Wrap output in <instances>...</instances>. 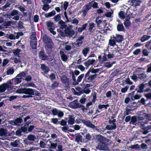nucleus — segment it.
Wrapping results in <instances>:
<instances>
[{"instance_id":"obj_1","label":"nucleus","mask_w":151,"mask_h":151,"mask_svg":"<svg viewBox=\"0 0 151 151\" xmlns=\"http://www.w3.org/2000/svg\"><path fill=\"white\" fill-rule=\"evenodd\" d=\"M36 90L30 88H23L20 90V91L18 92L20 93H24L26 95L23 96V98H28L32 97L33 95L35 94V92Z\"/></svg>"},{"instance_id":"obj_2","label":"nucleus","mask_w":151,"mask_h":151,"mask_svg":"<svg viewBox=\"0 0 151 151\" xmlns=\"http://www.w3.org/2000/svg\"><path fill=\"white\" fill-rule=\"evenodd\" d=\"M139 125L143 130L142 133L145 135L147 134L151 129V122L148 123L147 121L142 122H139Z\"/></svg>"},{"instance_id":"obj_3","label":"nucleus","mask_w":151,"mask_h":151,"mask_svg":"<svg viewBox=\"0 0 151 151\" xmlns=\"http://www.w3.org/2000/svg\"><path fill=\"white\" fill-rule=\"evenodd\" d=\"M96 77V74H93L90 70H89L85 75L84 79L86 82H90L95 79Z\"/></svg>"},{"instance_id":"obj_4","label":"nucleus","mask_w":151,"mask_h":151,"mask_svg":"<svg viewBox=\"0 0 151 151\" xmlns=\"http://www.w3.org/2000/svg\"><path fill=\"white\" fill-rule=\"evenodd\" d=\"M90 6H88L86 4L83 6L82 10L80 11L79 13H82V16L84 17L86 16L88 12L90 9Z\"/></svg>"},{"instance_id":"obj_5","label":"nucleus","mask_w":151,"mask_h":151,"mask_svg":"<svg viewBox=\"0 0 151 151\" xmlns=\"http://www.w3.org/2000/svg\"><path fill=\"white\" fill-rule=\"evenodd\" d=\"M8 134V131L6 129L3 128H0V137H1L0 138V139L3 140H5L6 139L5 137L7 136Z\"/></svg>"},{"instance_id":"obj_6","label":"nucleus","mask_w":151,"mask_h":151,"mask_svg":"<svg viewBox=\"0 0 151 151\" xmlns=\"http://www.w3.org/2000/svg\"><path fill=\"white\" fill-rule=\"evenodd\" d=\"M52 112L53 115L57 116L59 118H62L64 115L63 112L62 111L58 110L56 108L53 109Z\"/></svg>"},{"instance_id":"obj_7","label":"nucleus","mask_w":151,"mask_h":151,"mask_svg":"<svg viewBox=\"0 0 151 151\" xmlns=\"http://www.w3.org/2000/svg\"><path fill=\"white\" fill-rule=\"evenodd\" d=\"M23 120L21 117H19L10 121V124L14 126L19 125L20 124L23 122Z\"/></svg>"},{"instance_id":"obj_8","label":"nucleus","mask_w":151,"mask_h":151,"mask_svg":"<svg viewBox=\"0 0 151 151\" xmlns=\"http://www.w3.org/2000/svg\"><path fill=\"white\" fill-rule=\"evenodd\" d=\"M96 148L97 150H106L107 149V145L103 142H100L99 143Z\"/></svg>"},{"instance_id":"obj_9","label":"nucleus","mask_w":151,"mask_h":151,"mask_svg":"<svg viewBox=\"0 0 151 151\" xmlns=\"http://www.w3.org/2000/svg\"><path fill=\"white\" fill-rule=\"evenodd\" d=\"M46 25L48 29L50 31V32L54 35L56 34V32L53 31V23L50 21L46 22Z\"/></svg>"},{"instance_id":"obj_10","label":"nucleus","mask_w":151,"mask_h":151,"mask_svg":"<svg viewBox=\"0 0 151 151\" xmlns=\"http://www.w3.org/2000/svg\"><path fill=\"white\" fill-rule=\"evenodd\" d=\"M84 37L83 35H81L76 40V43H75V44L77 47H79L81 46L82 44L83 43V41L82 40L84 39Z\"/></svg>"},{"instance_id":"obj_11","label":"nucleus","mask_w":151,"mask_h":151,"mask_svg":"<svg viewBox=\"0 0 151 151\" xmlns=\"http://www.w3.org/2000/svg\"><path fill=\"white\" fill-rule=\"evenodd\" d=\"M64 32L66 36L67 37H71L75 33L74 30L69 28H67L65 29Z\"/></svg>"},{"instance_id":"obj_12","label":"nucleus","mask_w":151,"mask_h":151,"mask_svg":"<svg viewBox=\"0 0 151 151\" xmlns=\"http://www.w3.org/2000/svg\"><path fill=\"white\" fill-rule=\"evenodd\" d=\"M40 65V68L42 70L43 72L44 73L47 74L50 70L49 67L44 64H41Z\"/></svg>"},{"instance_id":"obj_13","label":"nucleus","mask_w":151,"mask_h":151,"mask_svg":"<svg viewBox=\"0 0 151 151\" xmlns=\"http://www.w3.org/2000/svg\"><path fill=\"white\" fill-rule=\"evenodd\" d=\"M113 37L116 41L117 42H121L123 38L122 35L119 34H116L115 36H113Z\"/></svg>"},{"instance_id":"obj_14","label":"nucleus","mask_w":151,"mask_h":151,"mask_svg":"<svg viewBox=\"0 0 151 151\" xmlns=\"http://www.w3.org/2000/svg\"><path fill=\"white\" fill-rule=\"evenodd\" d=\"M13 79L8 81L6 83H4L9 90H11L13 88Z\"/></svg>"},{"instance_id":"obj_15","label":"nucleus","mask_w":151,"mask_h":151,"mask_svg":"<svg viewBox=\"0 0 151 151\" xmlns=\"http://www.w3.org/2000/svg\"><path fill=\"white\" fill-rule=\"evenodd\" d=\"M60 54L61 58V60L64 61H66L68 59V57L65 53L62 50H60Z\"/></svg>"},{"instance_id":"obj_16","label":"nucleus","mask_w":151,"mask_h":151,"mask_svg":"<svg viewBox=\"0 0 151 151\" xmlns=\"http://www.w3.org/2000/svg\"><path fill=\"white\" fill-rule=\"evenodd\" d=\"M20 140L17 139L14 142H11L10 143V145L14 147H19V146Z\"/></svg>"},{"instance_id":"obj_17","label":"nucleus","mask_w":151,"mask_h":151,"mask_svg":"<svg viewBox=\"0 0 151 151\" xmlns=\"http://www.w3.org/2000/svg\"><path fill=\"white\" fill-rule=\"evenodd\" d=\"M87 4L88 6H90V9H91L92 7L95 9L98 8H99V7L98 6V3L97 2H95L94 1H92L91 2Z\"/></svg>"},{"instance_id":"obj_18","label":"nucleus","mask_w":151,"mask_h":151,"mask_svg":"<svg viewBox=\"0 0 151 151\" xmlns=\"http://www.w3.org/2000/svg\"><path fill=\"white\" fill-rule=\"evenodd\" d=\"M95 62V59H89L86 62L84 63V64L88 68L90 65H93Z\"/></svg>"},{"instance_id":"obj_19","label":"nucleus","mask_w":151,"mask_h":151,"mask_svg":"<svg viewBox=\"0 0 151 151\" xmlns=\"http://www.w3.org/2000/svg\"><path fill=\"white\" fill-rule=\"evenodd\" d=\"M118 24L117 26V30L119 31H123L124 30V27L123 24L120 22V21H118Z\"/></svg>"},{"instance_id":"obj_20","label":"nucleus","mask_w":151,"mask_h":151,"mask_svg":"<svg viewBox=\"0 0 151 151\" xmlns=\"http://www.w3.org/2000/svg\"><path fill=\"white\" fill-rule=\"evenodd\" d=\"M39 57L43 60H45L47 59L48 56L44 54L43 51L41 50L39 53Z\"/></svg>"},{"instance_id":"obj_21","label":"nucleus","mask_w":151,"mask_h":151,"mask_svg":"<svg viewBox=\"0 0 151 151\" xmlns=\"http://www.w3.org/2000/svg\"><path fill=\"white\" fill-rule=\"evenodd\" d=\"M43 42L45 44H47L48 42H52L51 38L46 35H44L43 38Z\"/></svg>"},{"instance_id":"obj_22","label":"nucleus","mask_w":151,"mask_h":151,"mask_svg":"<svg viewBox=\"0 0 151 151\" xmlns=\"http://www.w3.org/2000/svg\"><path fill=\"white\" fill-rule=\"evenodd\" d=\"M68 124L72 125L74 123V118L71 115L69 116L68 117Z\"/></svg>"},{"instance_id":"obj_23","label":"nucleus","mask_w":151,"mask_h":151,"mask_svg":"<svg viewBox=\"0 0 151 151\" xmlns=\"http://www.w3.org/2000/svg\"><path fill=\"white\" fill-rule=\"evenodd\" d=\"M116 124H113L112 125H108L106 126L105 128L106 129L109 130H113L116 128Z\"/></svg>"},{"instance_id":"obj_24","label":"nucleus","mask_w":151,"mask_h":151,"mask_svg":"<svg viewBox=\"0 0 151 151\" xmlns=\"http://www.w3.org/2000/svg\"><path fill=\"white\" fill-rule=\"evenodd\" d=\"M131 3H132V5L136 6H140L141 1L140 0H132Z\"/></svg>"},{"instance_id":"obj_25","label":"nucleus","mask_w":151,"mask_h":151,"mask_svg":"<svg viewBox=\"0 0 151 151\" xmlns=\"http://www.w3.org/2000/svg\"><path fill=\"white\" fill-rule=\"evenodd\" d=\"M14 72V68L13 67H9L7 69L6 74L7 75H12Z\"/></svg>"},{"instance_id":"obj_26","label":"nucleus","mask_w":151,"mask_h":151,"mask_svg":"<svg viewBox=\"0 0 151 151\" xmlns=\"http://www.w3.org/2000/svg\"><path fill=\"white\" fill-rule=\"evenodd\" d=\"M90 48L89 47H87L83 48L82 52V53L83 54L84 56L86 57L88 52L89 51Z\"/></svg>"},{"instance_id":"obj_27","label":"nucleus","mask_w":151,"mask_h":151,"mask_svg":"<svg viewBox=\"0 0 151 151\" xmlns=\"http://www.w3.org/2000/svg\"><path fill=\"white\" fill-rule=\"evenodd\" d=\"M55 13V10H53L50 12L45 14V16L46 18H47L54 16Z\"/></svg>"},{"instance_id":"obj_28","label":"nucleus","mask_w":151,"mask_h":151,"mask_svg":"<svg viewBox=\"0 0 151 151\" xmlns=\"http://www.w3.org/2000/svg\"><path fill=\"white\" fill-rule=\"evenodd\" d=\"M145 86V85L143 83H142L138 86V88L139 89V90H137V93H142L143 92Z\"/></svg>"},{"instance_id":"obj_29","label":"nucleus","mask_w":151,"mask_h":151,"mask_svg":"<svg viewBox=\"0 0 151 151\" xmlns=\"http://www.w3.org/2000/svg\"><path fill=\"white\" fill-rule=\"evenodd\" d=\"M71 104L74 108L76 109L78 108L80 104L77 100H74L71 103Z\"/></svg>"},{"instance_id":"obj_30","label":"nucleus","mask_w":151,"mask_h":151,"mask_svg":"<svg viewBox=\"0 0 151 151\" xmlns=\"http://www.w3.org/2000/svg\"><path fill=\"white\" fill-rule=\"evenodd\" d=\"M5 84L4 83H3L0 85V93L4 92L6 89H8Z\"/></svg>"},{"instance_id":"obj_31","label":"nucleus","mask_w":151,"mask_h":151,"mask_svg":"<svg viewBox=\"0 0 151 151\" xmlns=\"http://www.w3.org/2000/svg\"><path fill=\"white\" fill-rule=\"evenodd\" d=\"M151 37V36L147 35H144L142 37L141 39V41L142 42H144L145 41L148 40Z\"/></svg>"},{"instance_id":"obj_32","label":"nucleus","mask_w":151,"mask_h":151,"mask_svg":"<svg viewBox=\"0 0 151 151\" xmlns=\"http://www.w3.org/2000/svg\"><path fill=\"white\" fill-rule=\"evenodd\" d=\"M45 48L46 50H48L53 47V43L52 42H48L45 45Z\"/></svg>"},{"instance_id":"obj_33","label":"nucleus","mask_w":151,"mask_h":151,"mask_svg":"<svg viewBox=\"0 0 151 151\" xmlns=\"http://www.w3.org/2000/svg\"><path fill=\"white\" fill-rule=\"evenodd\" d=\"M75 42L73 43H71L68 45H65V48L66 50L68 51L70 50L72 48V47L74 45V44Z\"/></svg>"},{"instance_id":"obj_34","label":"nucleus","mask_w":151,"mask_h":151,"mask_svg":"<svg viewBox=\"0 0 151 151\" xmlns=\"http://www.w3.org/2000/svg\"><path fill=\"white\" fill-rule=\"evenodd\" d=\"M63 83H64L66 85H68L69 81L68 79L66 77H63L61 78Z\"/></svg>"},{"instance_id":"obj_35","label":"nucleus","mask_w":151,"mask_h":151,"mask_svg":"<svg viewBox=\"0 0 151 151\" xmlns=\"http://www.w3.org/2000/svg\"><path fill=\"white\" fill-rule=\"evenodd\" d=\"M88 25V23H85L83 24L82 27H79L78 29V31L79 32H81L83 31L86 28Z\"/></svg>"},{"instance_id":"obj_36","label":"nucleus","mask_w":151,"mask_h":151,"mask_svg":"<svg viewBox=\"0 0 151 151\" xmlns=\"http://www.w3.org/2000/svg\"><path fill=\"white\" fill-rule=\"evenodd\" d=\"M147 77V75L145 73H142L138 75V78L142 80L146 79Z\"/></svg>"},{"instance_id":"obj_37","label":"nucleus","mask_w":151,"mask_h":151,"mask_svg":"<svg viewBox=\"0 0 151 151\" xmlns=\"http://www.w3.org/2000/svg\"><path fill=\"white\" fill-rule=\"evenodd\" d=\"M30 119L29 116H27L24 118V122H25L24 124L25 126L28 125L31 123V122L29 120Z\"/></svg>"},{"instance_id":"obj_38","label":"nucleus","mask_w":151,"mask_h":151,"mask_svg":"<svg viewBox=\"0 0 151 151\" xmlns=\"http://www.w3.org/2000/svg\"><path fill=\"white\" fill-rule=\"evenodd\" d=\"M119 51L118 50H116L115 51H114V52H113L114 53L112 54H109L107 55H106V56L108 58H114L116 55V53H117V52H119Z\"/></svg>"},{"instance_id":"obj_39","label":"nucleus","mask_w":151,"mask_h":151,"mask_svg":"<svg viewBox=\"0 0 151 151\" xmlns=\"http://www.w3.org/2000/svg\"><path fill=\"white\" fill-rule=\"evenodd\" d=\"M58 24L60 25V28L61 29L65 28L66 27V25L65 24V22L62 20L60 21Z\"/></svg>"},{"instance_id":"obj_40","label":"nucleus","mask_w":151,"mask_h":151,"mask_svg":"<svg viewBox=\"0 0 151 151\" xmlns=\"http://www.w3.org/2000/svg\"><path fill=\"white\" fill-rule=\"evenodd\" d=\"M141 113H143V115L146 119L148 120L149 121H151V114H147L146 113H144L143 111L141 112Z\"/></svg>"},{"instance_id":"obj_41","label":"nucleus","mask_w":151,"mask_h":151,"mask_svg":"<svg viewBox=\"0 0 151 151\" xmlns=\"http://www.w3.org/2000/svg\"><path fill=\"white\" fill-rule=\"evenodd\" d=\"M99 17H97L96 18L95 21L97 24L98 27H100V25L103 23V20L102 19H99Z\"/></svg>"},{"instance_id":"obj_42","label":"nucleus","mask_w":151,"mask_h":151,"mask_svg":"<svg viewBox=\"0 0 151 151\" xmlns=\"http://www.w3.org/2000/svg\"><path fill=\"white\" fill-rule=\"evenodd\" d=\"M30 45L31 47L33 49H35L37 47V42L36 40L32 41L30 42Z\"/></svg>"},{"instance_id":"obj_43","label":"nucleus","mask_w":151,"mask_h":151,"mask_svg":"<svg viewBox=\"0 0 151 151\" xmlns=\"http://www.w3.org/2000/svg\"><path fill=\"white\" fill-rule=\"evenodd\" d=\"M27 138L28 140L29 141H33L36 139V137L33 134H29Z\"/></svg>"},{"instance_id":"obj_44","label":"nucleus","mask_w":151,"mask_h":151,"mask_svg":"<svg viewBox=\"0 0 151 151\" xmlns=\"http://www.w3.org/2000/svg\"><path fill=\"white\" fill-rule=\"evenodd\" d=\"M17 77H16L15 78L13 79V81H14L15 82L16 84L20 83L22 81V78Z\"/></svg>"},{"instance_id":"obj_45","label":"nucleus","mask_w":151,"mask_h":151,"mask_svg":"<svg viewBox=\"0 0 151 151\" xmlns=\"http://www.w3.org/2000/svg\"><path fill=\"white\" fill-rule=\"evenodd\" d=\"M113 14V11L111 10L110 12H108L105 14V15L107 17L111 18Z\"/></svg>"},{"instance_id":"obj_46","label":"nucleus","mask_w":151,"mask_h":151,"mask_svg":"<svg viewBox=\"0 0 151 151\" xmlns=\"http://www.w3.org/2000/svg\"><path fill=\"white\" fill-rule=\"evenodd\" d=\"M21 50L19 49H17L14 50L13 51V53L15 56H19L20 54L19 52H21Z\"/></svg>"},{"instance_id":"obj_47","label":"nucleus","mask_w":151,"mask_h":151,"mask_svg":"<svg viewBox=\"0 0 151 151\" xmlns=\"http://www.w3.org/2000/svg\"><path fill=\"white\" fill-rule=\"evenodd\" d=\"M14 24V21H9L7 22L4 23V26L7 27L10 26L11 25H13Z\"/></svg>"},{"instance_id":"obj_48","label":"nucleus","mask_w":151,"mask_h":151,"mask_svg":"<svg viewBox=\"0 0 151 151\" xmlns=\"http://www.w3.org/2000/svg\"><path fill=\"white\" fill-rule=\"evenodd\" d=\"M49 143L50 145L49 146V148L55 149L57 145L56 143H52L50 141H49Z\"/></svg>"},{"instance_id":"obj_49","label":"nucleus","mask_w":151,"mask_h":151,"mask_svg":"<svg viewBox=\"0 0 151 151\" xmlns=\"http://www.w3.org/2000/svg\"><path fill=\"white\" fill-rule=\"evenodd\" d=\"M109 45L110 46H114L116 45V43L114 39H111L109 40Z\"/></svg>"},{"instance_id":"obj_50","label":"nucleus","mask_w":151,"mask_h":151,"mask_svg":"<svg viewBox=\"0 0 151 151\" xmlns=\"http://www.w3.org/2000/svg\"><path fill=\"white\" fill-rule=\"evenodd\" d=\"M131 121L129 123L130 124H134V123H135L137 121V118L136 116H132L131 118Z\"/></svg>"},{"instance_id":"obj_51","label":"nucleus","mask_w":151,"mask_h":151,"mask_svg":"<svg viewBox=\"0 0 151 151\" xmlns=\"http://www.w3.org/2000/svg\"><path fill=\"white\" fill-rule=\"evenodd\" d=\"M84 137H85V139H86L87 142L91 140L92 137L91 135L89 133H87Z\"/></svg>"},{"instance_id":"obj_52","label":"nucleus","mask_w":151,"mask_h":151,"mask_svg":"<svg viewBox=\"0 0 151 151\" xmlns=\"http://www.w3.org/2000/svg\"><path fill=\"white\" fill-rule=\"evenodd\" d=\"M55 20V22H57L58 21H60V20L61 19L60 14H58L56 15L54 18Z\"/></svg>"},{"instance_id":"obj_53","label":"nucleus","mask_w":151,"mask_h":151,"mask_svg":"<svg viewBox=\"0 0 151 151\" xmlns=\"http://www.w3.org/2000/svg\"><path fill=\"white\" fill-rule=\"evenodd\" d=\"M82 139V137L81 135L79 134V135H77L76 136L75 140H76V141L77 142H80L81 141Z\"/></svg>"},{"instance_id":"obj_54","label":"nucleus","mask_w":151,"mask_h":151,"mask_svg":"<svg viewBox=\"0 0 151 151\" xmlns=\"http://www.w3.org/2000/svg\"><path fill=\"white\" fill-rule=\"evenodd\" d=\"M51 122L54 124L57 125L58 124V120L57 118H52L51 119Z\"/></svg>"},{"instance_id":"obj_55","label":"nucleus","mask_w":151,"mask_h":151,"mask_svg":"<svg viewBox=\"0 0 151 151\" xmlns=\"http://www.w3.org/2000/svg\"><path fill=\"white\" fill-rule=\"evenodd\" d=\"M18 27L19 29H24V28L23 26V23L21 21L19 22Z\"/></svg>"},{"instance_id":"obj_56","label":"nucleus","mask_w":151,"mask_h":151,"mask_svg":"<svg viewBox=\"0 0 151 151\" xmlns=\"http://www.w3.org/2000/svg\"><path fill=\"white\" fill-rule=\"evenodd\" d=\"M60 62H61V61L60 60H55L52 63L54 64L53 65L58 66L59 65Z\"/></svg>"},{"instance_id":"obj_57","label":"nucleus","mask_w":151,"mask_h":151,"mask_svg":"<svg viewBox=\"0 0 151 151\" xmlns=\"http://www.w3.org/2000/svg\"><path fill=\"white\" fill-rule=\"evenodd\" d=\"M59 83L56 81H55L51 85V87L55 88H57L59 86Z\"/></svg>"},{"instance_id":"obj_58","label":"nucleus","mask_w":151,"mask_h":151,"mask_svg":"<svg viewBox=\"0 0 151 151\" xmlns=\"http://www.w3.org/2000/svg\"><path fill=\"white\" fill-rule=\"evenodd\" d=\"M142 97L141 95H138L137 94L135 95L134 97H132V100L134 101L135 100L140 99Z\"/></svg>"},{"instance_id":"obj_59","label":"nucleus","mask_w":151,"mask_h":151,"mask_svg":"<svg viewBox=\"0 0 151 151\" xmlns=\"http://www.w3.org/2000/svg\"><path fill=\"white\" fill-rule=\"evenodd\" d=\"M125 13L123 11H120L119 13V15L122 18H124L125 17Z\"/></svg>"},{"instance_id":"obj_60","label":"nucleus","mask_w":151,"mask_h":151,"mask_svg":"<svg viewBox=\"0 0 151 151\" xmlns=\"http://www.w3.org/2000/svg\"><path fill=\"white\" fill-rule=\"evenodd\" d=\"M26 73L25 72H22L18 74L17 76L16 77L22 78V77H25L26 76Z\"/></svg>"},{"instance_id":"obj_61","label":"nucleus","mask_w":151,"mask_h":151,"mask_svg":"<svg viewBox=\"0 0 151 151\" xmlns=\"http://www.w3.org/2000/svg\"><path fill=\"white\" fill-rule=\"evenodd\" d=\"M14 34L15 35L16 39H18L20 36L23 35V34L22 32H20L17 33H15Z\"/></svg>"},{"instance_id":"obj_62","label":"nucleus","mask_w":151,"mask_h":151,"mask_svg":"<svg viewBox=\"0 0 151 151\" xmlns=\"http://www.w3.org/2000/svg\"><path fill=\"white\" fill-rule=\"evenodd\" d=\"M95 24L93 23H91L89 24V28L88 29V30L91 31L92 29L95 27Z\"/></svg>"},{"instance_id":"obj_63","label":"nucleus","mask_w":151,"mask_h":151,"mask_svg":"<svg viewBox=\"0 0 151 151\" xmlns=\"http://www.w3.org/2000/svg\"><path fill=\"white\" fill-rule=\"evenodd\" d=\"M112 65L113 64L111 63L110 62H107L105 63L104 66L108 68H109L112 67Z\"/></svg>"},{"instance_id":"obj_64","label":"nucleus","mask_w":151,"mask_h":151,"mask_svg":"<svg viewBox=\"0 0 151 151\" xmlns=\"http://www.w3.org/2000/svg\"><path fill=\"white\" fill-rule=\"evenodd\" d=\"M145 46L147 48L151 50V40L146 43Z\"/></svg>"}]
</instances>
